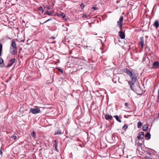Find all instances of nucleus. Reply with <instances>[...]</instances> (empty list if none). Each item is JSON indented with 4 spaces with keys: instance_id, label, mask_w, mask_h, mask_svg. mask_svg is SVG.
<instances>
[{
    "instance_id": "25",
    "label": "nucleus",
    "mask_w": 159,
    "mask_h": 159,
    "mask_svg": "<svg viewBox=\"0 0 159 159\" xmlns=\"http://www.w3.org/2000/svg\"><path fill=\"white\" fill-rule=\"evenodd\" d=\"M11 138L12 139H13L14 140H15L17 138V137L16 136L15 134H14L12 136H11Z\"/></svg>"
},
{
    "instance_id": "26",
    "label": "nucleus",
    "mask_w": 159,
    "mask_h": 159,
    "mask_svg": "<svg viewBox=\"0 0 159 159\" xmlns=\"http://www.w3.org/2000/svg\"><path fill=\"white\" fill-rule=\"evenodd\" d=\"M39 10L41 11L43 13L44 12V10H43V7L41 6H40L39 7Z\"/></svg>"
},
{
    "instance_id": "22",
    "label": "nucleus",
    "mask_w": 159,
    "mask_h": 159,
    "mask_svg": "<svg viewBox=\"0 0 159 159\" xmlns=\"http://www.w3.org/2000/svg\"><path fill=\"white\" fill-rule=\"evenodd\" d=\"M50 112L52 111V112H54V111H56V110L55 108L50 107Z\"/></svg>"
},
{
    "instance_id": "47",
    "label": "nucleus",
    "mask_w": 159,
    "mask_h": 159,
    "mask_svg": "<svg viewBox=\"0 0 159 159\" xmlns=\"http://www.w3.org/2000/svg\"><path fill=\"white\" fill-rule=\"evenodd\" d=\"M56 42V41H54L52 42H51L50 43H55Z\"/></svg>"
},
{
    "instance_id": "39",
    "label": "nucleus",
    "mask_w": 159,
    "mask_h": 159,
    "mask_svg": "<svg viewBox=\"0 0 159 159\" xmlns=\"http://www.w3.org/2000/svg\"><path fill=\"white\" fill-rule=\"evenodd\" d=\"M142 144V143H138V145H139V146H141Z\"/></svg>"
},
{
    "instance_id": "45",
    "label": "nucleus",
    "mask_w": 159,
    "mask_h": 159,
    "mask_svg": "<svg viewBox=\"0 0 159 159\" xmlns=\"http://www.w3.org/2000/svg\"><path fill=\"white\" fill-rule=\"evenodd\" d=\"M2 51H0V56H1L2 55Z\"/></svg>"
},
{
    "instance_id": "27",
    "label": "nucleus",
    "mask_w": 159,
    "mask_h": 159,
    "mask_svg": "<svg viewBox=\"0 0 159 159\" xmlns=\"http://www.w3.org/2000/svg\"><path fill=\"white\" fill-rule=\"evenodd\" d=\"M123 16H121L120 17L119 20L120 21L123 22Z\"/></svg>"
},
{
    "instance_id": "17",
    "label": "nucleus",
    "mask_w": 159,
    "mask_h": 159,
    "mask_svg": "<svg viewBox=\"0 0 159 159\" xmlns=\"http://www.w3.org/2000/svg\"><path fill=\"white\" fill-rule=\"evenodd\" d=\"M4 66L3 59L0 57V67H3Z\"/></svg>"
},
{
    "instance_id": "32",
    "label": "nucleus",
    "mask_w": 159,
    "mask_h": 159,
    "mask_svg": "<svg viewBox=\"0 0 159 159\" xmlns=\"http://www.w3.org/2000/svg\"><path fill=\"white\" fill-rule=\"evenodd\" d=\"M145 159H152L151 157L146 156L144 157Z\"/></svg>"
},
{
    "instance_id": "19",
    "label": "nucleus",
    "mask_w": 159,
    "mask_h": 159,
    "mask_svg": "<svg viewBox=\"0 0 159 159\" xmlns=\"http://www.w3.org/2000/svg\"><path fill=\"white\" fill-rule=\"evenodd\" d=\"M114 117H115L116 120L119 122H121V120L119 118V116L117 115H116L114 116Z\"/></svg>"
},
{
    "instance_id": "44",
    "label": "nucleus",
    "mask_w": 159,
    "mask_h": 159,
    "mask_svg": "<svg viewBox=\"0 0 159 159\" xmlns=\"http://www.w3.org/2000/svg\"><path fill=\"white\" fill-rule=\"evenodd\" d=\"M89 25L90 27H92V25L91 24H90V23H89Z\"/></svg>"
},
{
    "instance_id": "38",
    "label": "nucleus",
    "mask_w": 159,
    "mask_h": 159,
    "mask_svg": "<svg viewBox=\"0 0 159 159\" xmlns=\"http://www.w3.org/2000/svg\"><path fill=\"white\" fill-rule=\"evenodd\" d=\"M158 98L159 99V89L158 90Z\"/></svg>"
},
{
    "instance_id": "42",
    "label": "nucleus",
    "mask_w": 159,
    "mask_h": 159,
    "mask_svg": "<svg viewBox=\"0 0 159 159\" xmlns=\"http://www.w3.org/2000/svg\"><path fill=\"white\" fill-rule=\"evenodd\" d=\"M49 20H50V19H48V20H46V21H45L43 23H44L47 22H48V21H49Z\"/></svg>"
},
{
    "instance_id": "8",
    "label": "nucleus",
    "mask_w": 159,
    "mask_h": 159,
    "mask_svg": "<svg viewBox=\"0 0 159 159\" xmlns=\"http://www.w3.org/2000/svg\"><path fill=\"white\" fill-rule=\"evenodd\" d=\"M140 41L139 42V44L140 45L142 48L144 46V39L142 37L140 38Z\"/></svg>"
},
{
    "instance_id": "31",
    "label": "nucleus",
    "mask_w": 159,
    "mask_h": 159,
    "mask_svg": "<svg viewBox=\"0 0 159 159\" xmlns=\"http://www.w3.org/2000/svg\"><path fill=\"white\" fill-rule=\"evenodd\" d=\"M44 7L45 8H47L48 9H50V7L49 6H48L47 5H46L44 6Z\"/></svg>"
},
{
    "instance_id": "14",
    "label": "nucleus",
    "mask_w": 159,
    "mask_h": 159,
    "mask_svg": "<svg viewBox=\"0 0 159 159\" xmlns=\"http://www.w3.org/2000/svg\"><path fill=\"white\" fill-rule=\"evenodd\" d=\"M151 135L150 133H147L145 135L146 139L149 140L151 138Z\"/></svg>"
},
{
    "instance_id": "21",
    "label": "nucleus",
    "mask_w": 159,
    "mask_h": 159,
    "mask_svg": "<svg viewBox=\"0 0 159 159\" xmlns=\"http://www.w3.org/2000/svg\"><path fill=\"white\" fill-rule=\"evenodd\" d=\"M62 133L61 132L60 130H58L57 132H56L54 134V135L56 134H61Z\"/></svg>"
},
{
    "instance_id": "23",
    "label": "nucleus",
    "mask_w": 159,
    "mask_h": 159,
    "mask_svg": "<svg viewBox=\"0 0 159 159\" xmlns=\"http://www.w3.org/2000/svg\"><path fill=\"white\" fill-rule=\"evenodd\" d=\"M128 126L126 125H125L122 127V129L125 130L128 128Z\"/></svg>"
},
{
    "instance_id": "10",
    "label": "nucleus",
    "mask_w": 159,
    "mask_h": 159,
    "mask_svg": "<svg viewBox=\"0 0 159 159\" xmlns=\"http://www.w3.org/2000/svg\"><path fill=\"white\" fill-rule=\"evenodd\" d=\"M105 119L108 120H111L113 118V117L111 115H110L109 114H107L105 115Z\"/></svg>"
},
{
    "instance_id": "20",
    "label": "nucleus",
    "mask_w": 159,
    "mask_h": 159,
    "mask_svg": "<svg viewBox=\"0 0 159 159\" xmlns=\"http://www.w3.org/2000/svg\"><path fill=\"white\" fill-rule=\"evenodd\" d=\"M142 125V123L140 121L138 122V126H137L138 128H140L141 127Z\"/></svg>"
},
{
    "instance_id": "43",
    "label": "nucleus",
    "mask_w": 159,
    "mask_h": 159,
    "mask_svg": "<svg viewBox=\"0 0 159 159\" xmlns=\"http://www.w3.org/2000/svg\"><path fill=\"white\" fill-rule=\"evenodd\" d=\"M2 151H1V149H0V155H1V156H2Z\"/></svg>"
},
{
    "instance_id": "2",
    "label": "nucleus",
    "mask_w": 159,
    "mask_h": 159,
    "mask_svg": "<svg viewBox=\"0 0 159 159\" xmlns=\"http://www.w3.org/2000/svg\"><path fill=\"white\" fill-rule=\"evenodd\" d=\"M40 110L39 108L35 109L31 108L30 109V111L32 112L33 114H35L39 113L40 112Z\"/></svg>"
},
{
    "instance_id": "11",
    "label": "nucleus",
    "mask_w": 159,
    "mask_h": 159,
    "mask_svg": "<svg viewBox=\"0 0 159 159\" xmlns=\"http://www.w3.org/2000/svg\"><path fill=\"white\" fill-rule=\"evenodd\" d=\"M128 84L130 86V88L132 90H134V88L133 87V86L134 84V83L135 82H130V81H128Z\"/></svg>"
},
{
    "instance_id": "28",
    "label": "nucleus",
    "mask_w": 159,
    "mask_h": 159,
    "mask_svg": "<svg viewBox=\"0 0 159 159\" xmlns=\"http://www.w3.org/2000/svg\"><path fill=\"white\" fill-rule=\"evenodd\" d=\"M32 136L34 138H35L36 137V135L34 131L32 132V133L31 134Z\"/></svg>"
},
{
    "instance_id": "15",
    "label": "nucleus",
    "mask_w": 159,
    "mask_h": 159,
    "mask_svg": "<svg viewBox=\"0 0 159 159\" xmlns=\"http://www.w3.org/2000/svg\"><path fill=\"white\" fill-rule=\"evenodd\" d=\"M117 23L118 25L119 26L120 30H122V28L123 25V22L120 21L119 20L117 21Z\"/></svg>"
},
{
    "instance_id": "16",
    "label": "nucleus",
    "mask_w": 159,
    "mask_h": 159,
    "mask_svg": "<svg viewBox=\"0 0 159 159\" xmlns=\"http://www.w3.org/2000/svg\"><path fill=\"white\" fill-rule=\"evenodd\" d=\"M148 124H146L145 125H144L142 128L143 130L144 131H147L148 128Z\"/></svg>"
},
{
    "instance_id": "12",
    "label": "nucleus",
    "mask_w": 159,
    "mask_h": 159,
    "mask_svg": "<svg viewBox=\"0 0 159 159\" xmlns=\"http://www.w3.org/2000/svg\"><path fill=\"white\" fill-rule=\"evenodd\" d=\"M11 47H12L14 48H17L16 44L15 41L14 40H12L11 42Z\"/></svg>"
},
{
    "instance_id": "40",
    "label": "nucleus",
    "mask_w": 159,
    "mask_h": 159,
    "mask_svg": "<svg viewBox=\"0 0 159 159\" xmlns=\"http://www.w3.org/2000/svg\"><path fill=\"white\" fill-rule=\"evenodd\" d=\"M57 36V35H56V36H52V37L50 38V39L52 38L53 39H54L56 38V37Z\"/></svg>"
},
{
    "instance_id": "48",
    "label": "nucleus",
    "mask_w": 159,
    "mask_h": 159,
    "mask_svg": "<svg viewBox=\"0 0 159 159\" xmlns=\"http://www.w3.org/2000/svg\"><path fill=\"white\" fill-rule=\"evenodd\" d=\"M149 154H150V155H151V153H150V152H149Z\"/></svg>"
},
{
    "instance_id": "13",
    "label": "nucleus",
    "mask_w": 159,
    "mask_h": 159,
    "mask_svg": "<svg viewBox=\"0 0 159 159\" xmlns=\"http://www.w3.org/2000/svg\"><path fill=\"white\" fill-rule=\"evenodd\" d=\"M154 26L156 27V29H157L159 26V21L158 20H156L154 21L153 24Z\"/></svg>"
},
{
    "instance_id": "3",
    "label": "nucleus",
    "mask_w": 159,
    "mask_h": 159,
    "mask_svg": "<svg viewBox=\"0 0 159 159\" xmlns=\"http://www.w3.org/2000/svg\"><path fill=\"white\" fill-rule=\"evenodd\" d=\"M10 53L12 55H16L17 53V48H14L10 47Z\"/></svg>"
},
{
    "instance_id": "37",
    "label": "nucleus",
    "mask_w": 159,
    "mask_h": 159,
    "mask_svg": "<svg viewBox=\"0 0 159 159\" xmlns=\"http://www.w3.org/2000/svg\"><path fill=\"white\" fill-rule=\"evenodd\" d=\"M92 9H93L94 10H96L97 9L96 7H93L92 8Z\"/></svg>"
},
{
    "instance_id": "41",
    "label": "nucleus",
    "mask_w": 159,
    "mask_h": 159,
    "mask_svg": "<svg viewBox=\"0 0 159 159\" xmlns=\"http://www.w3.org/2000/svg\"><path fill=\"white\" fill-rule=\"evenodd\" d=\"M125 105L126 107H127L128 105V103L127 102H125Z\"/></svg>"
},
{
    "instance_id": "34",
    "label": "nucleus",
    "mask_w": 159,
    "mask_h": 159,
    "mask_svg": "<svg viewBox=\"0 0 159 159\" xmlns=\"http://www.w3.org/2000/svg\"><path fill=\"white\" fill-rule=\"evenodd\" d=\"M2 45L1 44H0V51H2Z\"/></svg>"
},
{
    "instance_id": "4",
    "label": "nucleus",
    "mask_w": 159,
    "mask_h": 159,
    "mask_svg": "<svg viewBox=\"0 0 159 159\" xmlns=\"http://www.w3.org/2000/svg\"><path fill=\"white\" fill-rule=\"evenodd\" d=\"M122 70L124 72L126 73L129 76L133 73L132 71L131 70H130L127 68L123 69Z\"/></svg>"
},
{
    "instance_id": "1",
    "label": "nucleus",
    "mask_w": 159,
    "mask_h": 159,
    "mask_svg": "<svg viewBox=\"0 0 159 159\" xmlns=\"http://www.w3.org/2000/svg\"><path fill=\"white\" fill-rule=\"evenodd\" d=\"M129 76L131 80L130 82H136L137 80V77L134 72L132 73Z\"/></svg>"
},
{
    "instance_id": "29",
    "label": "nucleus",
    "mask_w": 159,
    "mask_h": 159,
    "mask_svg": "<svg viewBox=\"0 0 159 159\" xmlns=\"http://www.w3.org/2000/svg\"><path fill=\"white\" fill-rule=\"evenodd\" d=\"M57 69L61 73H63V71L61 69L59 68H57Z\"/></svg>"
},
{
    "instance_id": "46",
    "label": "nucleus",
    "mask_w": 159,
    "mask_h": 159,
    "mask_svg": "<svg viewBox=\"0 0 159 159\" xmlns=\"http://www.w3.org/2000/svg\"><path fill=\"white\" fill-rule=\"evenodd\" d=\"M11 79V78H10V79L9 80H8L7 81H6V82H8Z\"/></svg>"
},
{
    "instance_id": "5",
    "label": "nucleus",
    "mask_w": 159,
    "mask_h": 159,
    "mask_svg": "<svg viewBox=\"0 0 159 159\" xmlns=\"http://www.w3.org/2000/svg\"><path fill=\"white\" fill-rule=\"evenodd\" d=\"M144 135V133L143 132H140L138 134V135L137 137V138L139 140H142L143 139L144 141V139H143V136Z\"/></svg>"
},
{
    "instance_id": "30",
    "label": "nucleus",
    "mask_w": 159,
    "mask_h": 159,
    "mask_svg": "<svg viewBox=\"0 0 159 159\" xmlns=\"http://www.w3.org/2000/svg\"><path fill=\"white\" fill-rule=\"evenodd\" d=\"M61 16L63 19H64L65 17V14L63 13H61Z\"/></svg>"
},
{
    "instance_id": "49",
    "label": "nucleus",
    "mask_w": 159,
    "mask_h": 159,
    "mask_svg": "<svg viewBox=\"0 0 159 159\" xmlns=\"http://www.w3.org/2000/svg\"><path fill=\"white\" fill-rule=\"evenodd\" d=\"M158 116H159V112L158 113Z\"/></svg>"
},
{
    "instance_id": "36",
    "label": "nucleus",
    "mask_w": 159,
    "mask_h": 159,
    "mask_svg": "<svg viewBox=\"0 0 159 159\" xmlns=\"http://www.w3.org/2000/svg\"><path fill=\"white\" fill-rule=\"evenodd\" d=\"M82 17H83L86 18V15L85 14H82Z\"/></svg>"
},
{
    "instance_id": "24",
    "label": "nucleus",
    "mask_w": 159,
    "mask_h": 159,
    "mask_svg": "<svg viewBox=\"0 0 159 159\" xmlns=\"http://www.w3.org/2000/svg\"><path fill=\"white\" fill-rule=\"evenodd\" d=\"M80 6L82 9H83L85 7V6L83 3H81L80 5Z\"/></svg>"
},
{
    "instance_id": "7",
    "label": "nucleus",
    "mask_w": 159,
    "mask_h": 159,
    "mask_svg": "<svg viewBox=\"0 0 159 159\" xmlns=\"http://www.w3.org/2000/svg\"><path fill=\"white\" fill-rule=\"evenodd\" d=\"M52 144H53V147H54L55 148V150L57 152H58V150L57 148L58 144L56 140H55L52 143Z\"/></svg>"
},
{
    "instance_id": "33",
    "label": "nucleus",
    "mask_w": 159,
    "mask_h": 159,
    "mask_svg": "<svg viewBox=\"0 0 159 159\" xmlns=\"http://www.w3.org/2000/svg\"><path fill=\"white\" fill-rule=\"evenodd\" d=\"M54 13V11H50V16L53 15V14Z\"/></svg>"
},
{
    "instance_id": "9",
    "label": "nucleus",
    "mask_w": 159,
    "mask_h": 159,
    "mask_svg": "<svg viewBox=\"0 0 159 159\" xmlns=\"http://www.w3.org/2000/svg\"><path fill=\"white\" fill-rule=\"evenodd\" d=\"M119 34L120 37L121 39H124L125 38V34L124 32H123L121 30H120V31L119 32Z\"/></svg>"
},
{
    "instance_id": "6",
    "label": "nucleus",
    "mask_w": 159,
    "mask_h": 159,
    "mask_svg": "<svg viewBox=\"0 0 159 159\" xmlns=\"http://www.w3.org/2000/svg\"><path fill=\"white\" fill-rule=\"evenodd\" d=\"M16 59L15 58H13L10 60V61L8 64L7 65V67H10L16 61Z\"/></svg>"
},
{
    "instance_id": "35",
    "label": "nucleus",
    "mask_w": 159,
    "mask_h": 159,
    "mask_svg": "<svg viewBox=\"0 0 159 159\" xmlns=\"http://www.w3.org/2000/svg\"><path fill=\"white\" fill-rule=\"evenodd\" d=\"M47 14L48 15H50V12L48 11H47L46 13H45V14Z\"/></svg>"
},
{
    "instance_id": "18",
    "label": "nucleus",
    "mask_w": 159,
    "mask_h": 159,
    "mask_svg": "<svg viewBox=\"0 0 159 159\" xmlns=\"http://www.w3.org/2000/svg\"><path fill=\"white\" fill-rule=\"evenodd\" d=\"M153 66L157 67H159V62L158 61H155L153 64Z\"/></svg>"
}]
</instances>
